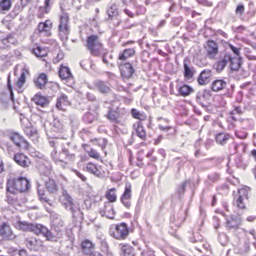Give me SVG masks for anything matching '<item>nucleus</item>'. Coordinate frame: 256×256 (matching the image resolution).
I'll use <instances>...</instances> for the list:
<instances>
[{"instance_id":"1","label":"nucleus","mask_w":256,"mask_h":256,"mask_svg":"<svg viewBox=\"0 0 256 256\" xmlns=\"http://www.w3.org/2000/svg\"><path fill=\"white\" fill-rule=\"evenodd\" d=\"M242 60V58L233 56L230 52L224 50L219 54L216 62L213 64V68L218 73H220L229 64L232 70L241 72L240 68Z\"/></svg>"},{"instance_id":"2","label":"nucleus","mask_w":256,"mask_h":256,"mask_svg":"<svg viewBox=\"0 0 256 256\" xmlns=\"http://www.w3.org/2000/svg\"><path fill=\"white\" fill-rule=\"evenodd\" d=\"M14 226L19 230L32 232L37 235L42 234L48 240L55 241L58 238L56 236L42 224L18 221L15 223Z\"/></svg>"},{"instance_id":"3","label":"nucleus","mask_w":256,"mask_h":256,"mask_svg":"<svg viewBox=\"0 0 256 256\" xmlns=\"http://www.w3.org/2000/svg\"><path fill=\"white\" fill-rule=\"evenodd\" d=\"M30 184L28 180L22 176L10 178L6 182V190L12 194L23 192L29 190Z\"/></svg>"},{"instance_id":"4","label":"nucleus","mask_w":256,"mask_h":256,"mask_svg":"<svg viewBox=\"0 0 256 256\" xmlns=\"http://www.w3.org/2000/svg\"><path fill=\"white\" fill-rule=\"evenodd\" d=\"M46 134L49 138L58 139L62 136L64 126L58 119H54L52 122H46L44 124Z\"/></svg>"},{"instance_id":"5","label":"nucleus","mask_w":256,"mask_h":256,"mask_svg":"<svg viewBox=\"0 0 256 256\" xmlns=\"http://www.w3.org/2000/svg\"><path fill=\"white\" fill-rule=\"evenodd\" d=\"M60 201L66 209L70 211L74 218L76 216V214L82 217V214L80 208L73 202L72 198L66 190H63Z\"/></svg>"},{"instance_id":"6","label":"nucleus","mask_w":256,"mask_h":256,"mask_svg":"<svg viewBox=\"0 0 256 256\" xmlns=\"http://www.w3.org/2000/svg\"><path fill=\"white\" fill-rule=\"evenodd\" d=\"M110 234L117 240H124L129 234V228L125 222L112 225L109 230Z\"/></svg>"},{"instance_id":"7","label":"nucleus","mask_w":256,"mask_h":256,"mask_svg":"<svg viewBox=\"0 0 256 256\" xmlns=\"http://www.w3.org/2000/svg\"><path fill=\"white\" fill-rule=\"evenodd\" d=\"M86 46L92 56H97L100 54L102 44L97 35H91L87 38Z\"/></svg>"},{"instance_id":"8","label":"nucleus","mask_w":256,"mask_h":256,"mask_svg":"<svg viewBox=\"0 0 256 256\" xmlns=\"http://www.w3.org/2000/svg\"><path fill=\"white\" fill-rule=\"evenodd\" d=\"M228 84L223 79H218L214 80L211 85L212 90L218 92L224 89H226L227 91L224 94V95L228 98H232L233 95L234 85L230 84V88H228Z\"/></svg>"},{"instance_id":"9","label":"nucleus","mask_w":256,"mask_h":256,"mask_svg":"<svg viewBox=\"0 0 256 256\" xmlns=\"http://www.w3.org/2000/svg\"><path fill=\"white\" fill-rule=\"evenodd\" d=\"M68 14H64V15L60 16V24L58 27L59 36L62 41L66 40L68 38V35L70 32L68 22Z\"/></svg>"},{"instance_id":"10","label":"nucleus","mask_w":256,"mask_h":256,"mask_svg":"<svg viewBox=\"0 0 256 256\" xmlns=\"http://www.w3.org/2000/svg\"><path fill=\"white\" fill-rule=\"evenodd\" d=\"M132 64L130 62L120 63L118 64V68L120 72V76L122 79H129L134 78L136 75L135 70Z\"/></svg>"},{"instance_id":"11","label":"nucleus","mask_w":256,"mask_h":256,"mask_svg":"<svg viewBox=\"0 0 256 256\" xmlns=\"http://www.w3.org/2000/svg\"><path fill=\"white\" fill-rule=\"evenodd\" d=\"M20 122L24 134L33 140H36L38 137L36 129L26 118H20Z\"/></svg>"},{"instance_id":"12","label":"nucleus","mask_w":256,"mask_h":256,"mask_svg":"<svg viewBox=\"0 0 256 256\" xmlns=\"http://www.w3.org/2000/svg\"><path fill=\"white\" fill-rule=\"evenodd\" d=\"M122 111L118 108H114L112 106L108 107L106 117L111 122L116 124H120V119L122 118L123 115Z\"/></svg>"},{"instance_id":"13","label":"nucleus","mask_w":256,"mask_h":256,"mask_svg":"<svg viewBox=\"0 0 256 256\" xmlns=\"http://www.w3.org/2000/svg\"><path fill=\"white\" fill-rule=\"evenodd\" d=\"M212 90L204 89L199 90L196 94V100L203 108L208 106V100H210L212 96Z\"/></svg>"},{"instance_id":"14","label":"nucleus","mask_w":256,"mask_h":256,"mask_svg":"<svg viewBox=\"0 0 256 256\" xmlns=\"http://www.w3.org/2000/svg\"><path fill=\"white\" fill-rule=\"evenodd\" d=\"M75 148L76 146L70 142L62 144L61 154H64L67 160L70 161L74 160L75 158Z\"/></svg>"},{"instance_id":"15","label":"nucleus","mask_w":256,"mask_h":256,"mask_svg":"<svg viewBox=\"0 0 256 256\" xmlns=\"http://www.w3.org/2000/svg\"><path fill=\"white\" fill-rule=\"evenodd\" d=\"M226 226L228 230H237L242 222V219L240 216L231 215L226 218Z\"/></svg>"},{"instance_id":"16","label":"nucleus","mask_w":256,"mask_h":256,"mask_svg":"<svg viewBox=\"0 0 256 256\" xmlns=\"http://www.w3.org/2000/svg\"><path fill=\"white\" fill-rule=\"evenodd\" d=\"M10 139L20 148L27 150L29 144L24 137L18 132H12L10 136Z\"/></svg>"},{"instance_id":"17","label":"nucleus","mask_w":256,"mask_h":256,"mask_svg":"<svg viewBox=\"0 0 256 256\" xmlns=\"http://www.w3.org/2000/svg\"><path fill=\"white\" fill-rule=\"evenodd\" d=\"M188 184H190V181L186 180L178 185L176 188L175 193L172 196V202H174L176 200H182L186 191V188Z\"/></svg>"},{"instance_id":"18","label":"nucleus","mask_w":256,"mask_h":256,"mask_svg":"<svg viewBox=\"0 0 256 256\" xmlns=\"http://www.w3.org/2000/svg\"><path fill=\"white\" fill-rule=\"evenodd\" d=\"M208 57L210 59L215 58L218 54V44L214 40H209L206 42L205 46Z\"/></svg>"},{"instance_id":"19","label":"nucleus","mask_w":256,"mask_h":256,"mask_svg":"<svg viewBox=\"0 0 256 256\" xmlns=\"http://www.w3.org/2000/svg\"><path fill=\"white\" fill-rule=\"evenodd\" d=\"M184 76L186 80H189L193 78L196 72L195 68L190 64L188 58H186L184 60Z\"/></svg>"},{"instance_id":"20","label":"nucleus","mask_w":256,"mask_h":256,"mask_svg":"<svg viewBox=\"0 0 256 256\" xmlns=\"http://www.w3.org/2000/svg\"><path fill=\"white\" fill-rule=\"evenodd\" d=\"M132 198V186L130 183H126L124 191L120 197L122 204L128 208L131 206L130 199Z\"/></svg>"},{"instance_id":"21","label":"nucleus","mask_w":256,"mask_h":256,"mask_svg":"<svg viewBox=\"0 0 256 256\" xmlns=\"http://www.w3.org/2000/svg\"><path fill=\"white\" fill-rule=\"evenodd\" d=\"M12 159L17 164L24 168L28 167L31 164L29 158L22 152L15 154Z\"/></svg>"},{"instance_id":"22","label":"nucleus","mask_w":256,"mask_h":256,"mask_svg":"<svg viewBox=\"0 0 256 256\" xmlns=\"http://www.w3.org/2000/svg\"><path fill=\"white\" fill-rule=\"evenodd\" d=\"M95 86L98 91L104 94H110L112 99L116 98L115 94L112 92L108 84L102 80H98L95 82Z\"/></svg>"},{"instance_id":"23","label":"nucleus","mask_w":256,"mask_h":256,"mask_svg":"<svg viewBox=\"0 0 256 256\" xmlns=\"http://www.w3.org/2000/svg\"><path fill=\"white\" fill-rule=\"evenodd\" d=\"M0 236L6 240H12L14 238L15 236L8 222L0 224Z\"/></svg>"},{"instance_id":"24","label":"nucleus","mask_w":256,"mask_h":256,"mask_svg":"<svg viewBox=\"0 0 256 256\" xmlns=\"http://www.w3.org/2000/svg\"><path fill=\"white\" fill-rule=\"evenodd\" d=\"M212 76V71L209 69L202 70L198 76L197 81L200 85H206L210 82Z\"/></svg>"},{"instance_id":"25","label":"nucleus","mask_w":256,"mask_h":256,"mask_svg":"<svg viewBox=\"0 0 256 256\" xmlns=\"http://www.w3.org/2000/svg\"><path fill=\"white\" fill-rule=\"evenodd\" d=\"M100 213L102 216H106L108 218L113 219L115 215L113 205L109 202H106L104 208L100 210Z\"/></svg>"},{"instance_id":"26","label":"nucleus","mask_w":256,"mask_h":256,"mask_svg":"<svg viewBox=\"0 0 256 256\" xmlns=\"http://www.w3.org/2000/svg\"><path fill=\"white\" fill-rule=\"evenodd\" d=\"M38 162V170L40 174L42 176L49 177L51 174V166L48 162L40 159Z\"/></svg>"},{"instance_id":"27","label":"nucleus","mask_w":256,"mask_h":256,"mask_svg":"<svg viewBox=\"0 0 256 256\" xmlns=\"http://www.w3.org/2000/svg\"><path fill=\"white\" fill-rule=\"evenodd\" d=\"M134 131L132 134L135 132L136 136L142 140H146V130L143 126L142 123L140 121H138L133 124Z\"/></svg>"},{"instance_id":"28","label":"nucleus","mask_w":256,"mask_h":256,"mask_svg":"<svg viewBox=\"0 0 256 256\" xmlns=\"http://www.w3.org/2000/svg\"><path fill=\"white\" fill-rule=\"evenodd\" d=\"M52 98L49 96H44L40 94H36L32 100L37 104L42 107H46L48 106Z\"/></svg>"},{"instance_id":"29","label":"nucleus","mask_w":256,"mask_h":256,"mask_svg":"<svg viewBox=\"0 0 256 256\" xmlns=\"http://www.w3.org/2000/svg\"><path fill=\"white\" fill-rule=\"evenodd\" d=\"M26 247L30 250L37 251L42 246V242L34 238H28L25 240Z\"/></svg>"},{"instance_id":"30","label":"nucleus","mask_w":256,"mask_h":256,"mask_svg":"<svg viewBox=\"0 0 256 256\" xmlns=\"http://www.w3.org/2000/svg\"><path fill=\"white\" fill-rule=\"evenodd\" d=\"M47 75L44 73H41L36 78L34 79V82L36 86L40 90L46 88V84L48 82Z\"/></svg>"},{"instance_id":"31","label":"nucleus","mask_w":256,"mask_h":256,"mask_svg":"<svg viewBox=\"0 0 256 256\" xmlns=\"http://www.w3.org/2000/svg\"><path fill=\"white\" fill-rule=\"evenodd\" d=\"M70 104L68 100V96L64 94H62L60 96L57 98L56 108L59 110H65V107Z\"/></svg>"},{"instance_id":"32","label":"nucleus","mask_w":256,"mask_h":256,"mask_svg":"<svg viewBox=\"0 0 256 256\" xmlns=\"http://www.w3.org/2000/svg\"><path fill=\"white\" fill-rule=\"evenodd\" d=\"M37 190L39 200L44 204H47L50 206H52V200L47 197L45 190L40 188V184L39 183L37 182Z\"/></svg>"},{"instance_id":"33","label":"nucleus","mask_w":256,"mask_h":256,"mask_svg":"<svg viewBox=\"0 0 256 256\" xmlns=\"http://www.w3.org/2000/svg\"><path fill=\"white\" fill-rule=\"evenodd\" d=\"M94 246L92 242L88 240H84L81 244L82 252L86 255H89L92 252Z\"/></svg>"},{"instance_id":"34","label":"nucleus","mask_w":256,"mask_h":256,"mask_svg":"<svg viewBox=\"0 0 256 256\" xmlns=\"http://www.w3.org/2000/svg\"><path fill=\"white\" fill-rule=\"evenodd\" d=\"M60 77L64 80H67L70 81L73 80V76L70 68L66 66H62L59 72Z\"/></svg>"},{"instance_id":"35","label":"nucleus","mask_w":256,"mask_h":256,"mask_svg":"<svg viewBox=\"0 0 256 256\" xmlns=\"http://www.w3.org/2000/svg\"><path fill=\"white\" fill-rule=\"evenodd\" d=\"M48 178V180H46L45 186L50 194H54L58 190V186L54 180Z\"/></svg>"},{"instance_id":"36","label":"nucleus","mask_w":256,"mask_h":256,"mask_svg":"<svg viewBox=\"0 0 256 256\" xmlns=\"http://www.w3.org/2000/svg\"><path fill=\"white\" fill-rule=\"evenodd\" d=\"M134 54L135 50L134 48H126L123 52L120 53L118 59L121 60H126L128 58L133 56Z\"/></svg>"},{"instance_id":"37","label":"nucleus","mask_w":256,"mask_h":256,"mask_svg":"<svg viewBox=\"0 0 256 256\" xmlns=\"http://www.w3.org/2000/svg\"><path fill=\"white\" fill-rule=\"evenodd\" d=\"M1 42L6 47H8L9 44L16 45L18 44V40L14 35L10 34L8 35L6 38L2 39Z\"/></svg>"},{"instance_id":"38","label":"nucleus","mask_w":256,"mask_h":256,"mask_svg":"<svg viewBox=\"0 0 256 256\" xmlns=\"http://www.w3.org/2000/svg\"><path fill=\"white\" fill-rule=\"evenodd\" d=\"M230 135L224 132H220L216 136V141L218 144L224 145L226 143L227 140L230 139Z\"/></svg>"},{"instance_id":"39","label":"nucleus","mask_w":256,"mask_h":256,"mask_svg":"<svg viewBox=\"0 0 256 256\" xmlns=\"http://www.w3.org/2000/svg\"><path fill=\"white\" fill-rule=\"evenodd\" d=\"M108 18L112 20L114 18L118 15V6L116 4H112L108 8L106 12Z\"/></svg>"},{"instance_id":"40","label":"nucleus","mask_w":256,"mask_h":256,"mask_svg":"<svg viewBox=\"0 0 256 256\" xmlns=\"http://www.w3.org/2000/svg\"><path fill=\"white\" fill-rule=\"evenodd\" d=\"M178 90V94L182 96H188L194 90L188 84H184L180 86Z\"/></svg>"},{"instance_id":"41","label":"nucleus","mask_w":256,"mask_h":256,"mask_svg":"<svg viewBox=\"0 0 256 256\" xmlns=\"http://www.w3.org/2000/svg\"><path fill=\"white\" fill-rule=\"evenodd\" d=\"M28 73V70L25 68H24L21 70L20 77L19 78L16 84L18 88H21L26 82V74Z\"/></svg>"},{"instance_id":"42","label":"nucleus","mask_w":256,"mask_h":256,"mask_svg":"<svg viewBox=\"0 0 256 256\" xmlns=\"http://www.w3.org/2000/svg\"><path fill=\"white\" fill-rule=\"evenodd\" d=\"M32 52L38 58H43L47 55V50L44 48H42L40 46H36V48L32 49Z\"/></svg>"},{"instance_id":"43","label":"nucleus","mask_w":256,"mask_h":256,"mask_svg":"<svg viewBox=\"0 0 256 256\" xmlns=\"http://www.w3.org/2000/svg\"><path fill=\"white\" fill-rule=\"evenodd\" d=\"M131 114L133 118L139 120L141 122L146 118V116L144 112L141 113L136 108L132 109Z\"/></svg>"},{"instance_id":"44","label":"nucleus","mask_w":256,"mask_h":256,"mask_svg":"<svg viewBox=\"0 0 256 256\" xmlns=\"http://www.w3.org/2000/svg\"><path fill=\"white\" fill-rule=\"evenodd\" d=\"M96 118V116L94 114L88 112L84 114L82 120L86 124H89L92 123Z\"/></svg>"},{"instance_id":"45","label":"nucleus","mask_w":256,"mask_h":256,"mask_svg":"<svg viewBox=\"0 0 256 256\" xmlns=\"http://www.w3.org/2000/svg\"><path fill=\"white\" fill-rule=\"evenodd\" d=\"M86 169L88 172L93 174L96 176H98L100 174V172L96 166L92 163H88L86 166Z\"/></svg>"},{"instance_id":"46","label":"nucleus","mask_w":256,"mask_h":256,"mask_svg":"<svg viewBox=\"0 0 256 256\" xmlns=\"http://www.w3.org/2000/svg\"><path fill=\"white\" fill-rule=\"evenodd\" d=\"M116 188H112L108 192H106V196L109 200V202H114L116 200V196L115 193Z\"/></svg>"},{"instance_id":"47","label":"nucleus","mask_w":256,"mask_h":256,"mask_svg":"<svg viewBox=\"0 0 256 256\" xmlns=\"http://www.w3.org/2000/svg\"><path fill=\"white\" fill-rule=\"evenodd\" d=\"M54 0H45L44 6L40 7V10H44V12L48 14L51 9L52 4Z\"/></svg>"},{"instance_id":"48","label":"nucleus","mask_w":256,"mask_h":256,"mask_svg":"<svg viewBox=\"0 0 256 256\" xmlns=\"http://www.w3.org/2000/svg\"><path fill=\"white\" fill-rule=\"evenodd\" d=\"M12 6L11 0H2L0 2V8L2 10H8Z\"/></svg>"},{"instance_id":"49","label":"nucleus","mask_w":256,"mask_h":256,"mask_svg":"<svg viewBox=\"0 0 256 256\" xmlns=\"http://www.w3.org/2000/svg\"><path fill=\"white\" fill-rule=\"evenodd\" d=\"M121 249L125 256H126V255L129 256L132 254L134 251V248L128 244L122 245Z\"/></svg>"},{"instance_id":"50","label":"nucleus","mask_w":256,"mask_h":256,"mask_svg":"<svg viewBox=\"0 0 256 256\" xmlns=\"http://www.w3.org/2000/svg\"><path fill=\"white\" fill-rule=\"evenodd\" d=\"M250 190V188L247 186L238 190V196H240L244 198L248 199V191Z\"/></svg>"},{"instance_id":"51","label":"nucleus","mask_w":256,"mask_h":256,"mask_svg":"<svg viewBox=\"0 0 256 256\" xmlns=\"http://www.w3.org/2000/svg\"><path fill=\"white\" fill-rule=\"evenodd\" d=\"M9 101V96L6 92H2L0 94V102L6 106Z\"/></svg>"},{"instance_id":"52","label":"nucleus","mask_w":256,"mask_h":256,"mask_svg":"<svg viewBox=\"0 0 256 256\" xmlns=\"http://www.w3.org/2000/svg\"><path fill=\"white\" fill-rule=\"evenodd\" d=\"M208 178L212 182H215L219 180L220 174L216 172H212L208 175Z\"/></svg>"},{"instance_id":"53","label":"nucleus","mask_w":256,"mask_h":256,"mask_svg":"<svg viewBox=\"0 0 256 256\" xmlns=\"http://www.w3.org/2000/svg\"><path fill=\"white\" fill-rule=\"evenodd\" d=\"M244 198H241L240 196H238V198L236 200V204L238 208L240 209H244L246 208L245 204L243 202Z\"/></svg>"},{"instance_id":"54","label":"nucleus","mask_w":256,"mask_h":256,"mask_svg":"<svg viewBox=\"0 0 256 256\" xmlns=\"http://www.w3.org/2000/svg\"><path fill=\"white\" fill-rule=\"evenodd\" d=\"M244 4H238L236 9V14L237 16H241L244 12Z\"/></svg>"},{"instance_id":"55","label":"nucleus","mask_w":256,"mask_h":256,"mask_svg":"<svg viewBox=\"0 0 256 256\" xmlns=\"http://www.w3.org/2000/svg\"><path fill=\"white\" fill-rule=\"evenodd\" d=\"M229 46H230V48L231 49V50L234 52V54L235 56H238L239 58H242L240 56V48L234 46L233 45H232L231 44H229Z\"/></svg>"},{"instance_id":"56","label":"nucleus","mask_w":256,"mask_h":256,"mask_svg":"<svg viewBox=\"0 0 256 256\" xmlns=\"http://www.w3.org/2000/svg\"><path fill=\"white\" fill-rule=\"evenodd\" d=\"M186 28L188 30L192 31L196 28V24L195 23L188 20L186 24Z\"/></svg>"},{"instance_id":"57","label":"nucleus","mask_w":256,"mask_h":256,"mask_svg":"<svg viewBox=\"0 0 256 256\" xmlns=\"http://www.w3.org/2000/svg\"><path fill=\"white\" fill-rule=\"evenodd\" d=\"M89 156L93 158L98 160L100 158V154L97 151L94 149H91L88 152Z\"/></svg>"},{"instance_id":"58","label":"nucleus","mask_w":256,"mask_h":256,"mask_svg":"<svg viewBox=\"0 0 256 256\" xmlns=\"http://www.w3.org/2000/svg\"><path fill=\"white\" fill-rule=\"evenodd\" d=\"M21 9L22 8L20 6H15L12 10V12L10 13L11 16H16L21 11Z\"/></svg>"},{"instance_id":"59","label":"nucleus","mask_w":256,"mask_h":256,"mask_svg":"<svg viewBox=\"0 0 256 256\" xmlns=\"http://www.w3.org/2000/svg\"><path fill=\"white\" fill-rule=\"evenodd\" d=\"M182 18L181 16L174 18H172V23L174 26H178L182 22Z\"/></svg>"},{"instance_id":"60","label":"nucleus","mask_w":256,"mask_h":256,"mask_svg":"<svg viewBox=\"0 0 256 256\" xmlns=\"http://www.w3.org/2000/svg\"><path fill=\"white\" fill-rule=\"evenodd\" d=\"M243 112L242 110V108L240 106H237L234 108V110L230 112L231 115H233L235 114H242Z\"/></svg>"},{"instance_id":"61","label":"nucleus","mask_w":256,"mask_h":256,"mask_svg":"<svg viewBox=\"0 0 256 256\" xmlns=\"http://www.w3.org/2000/svg\"><path fill=\"white\" fill-rule=\"evenodd\" d=\"M213 219L214 220V222L213 224L214 227L216 230H217L220 228V224L219 223V219L216 216H213Z\"/></svg>"},{"instance_id":"62","label":"nucleus","mask_w":256,"mask_h":256,"mask_svg":"<svg viewBox=\"0 0 256 256\" xmlns=\"http://www.w3.org/2000/svg\"><path fill=\"white\" fill-rule=\"evenodd\" d=\"M243 98V93L242 91H239L236 96V101L238 102H241Z\"/></svg>"},{"instance_id":"63","label":"nucleus","mask_w":256,"mask_h":256,"mask_svg":"<svg viewBox=\"0 0 256 256\" xmlns=\"http://www.w3.org/2000/svg\"><path fill=\"white\" fill-rule=\"evenodd\" d=\"M43 24L46 30L47 31V28H50L52 26V22L49 20H48L45 21V22H43Z\"/></svg>"},{"instance_id":"64","label":"nucleus","mask_w":256,"mask_h":256,"mask_svg":"<svg viewBox=\"0 0 256 256\" xmlns=\"http://www.w3.org/2000/svg\"><path fill=\"white\" fill-rule=\"evenodd\" d=\"M86 98L88 100L91 102L95 101L96 100L95 96L93 94L90 92H87Z\"/></svg>"}]
</instances>
